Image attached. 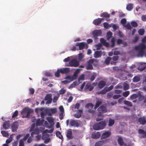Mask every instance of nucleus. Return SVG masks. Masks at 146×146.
<instances>
[{"mask_svg": "<svg viewBox=\"0 0 146 146\" xmlns=\"http://www.w3.org/2000/svg\"><path fill=\"white\" fill-rule=\"evenodd\" d=\"M146 48V46L145 44L142 43L135 46L134 49L135 50H139L137 55L138 57H143L144 54V50Z\"/></svg>", "mask_w": 146, "mask_h": 146, "instance_id": "nucleus-1", "label": "nucleus"}, {"mask_svg": "<svg viewBox=\"0 0 146 146\" xmlns=\"http://www.w3.org/2000/svg\"><path fill=\"white\" fill-rule=\"evenodd\" d=\"M97 62V61L96 59H90L87 62V65L86 66V68L87 70H92L93 68L92 64L94 62Z\"/></svg>", "mask_w": 146, "mask_h": 146, "instance_id": "nucleus-2", "label": "nucleus"}, {"mask_svg": "<svg viewBox=\"0 0 146 146\" xmlns=\"http://www.w3.org/2000/svg\"><path fill=\"white\" fill-rule=\"evenodd\" d=\"M76 46H78L79 50H82L84 48L87 49L88 47V45L86 42H77L76 44Z\"/></svg>", "mask_w": 146, "mask_h": 146, "instance_id": "nucleus-3", "label": "nucleus"}, {"mask_svg": "<svg viewBox=\"0 0 146 146\" xmlns=\"http://www.w3.org/2000/svg\"><path fill=\"white\" fill-rule=\"evenodd\" d=\"M68 66L77 67L79 65V62L76 60L73 59L70 61L69 63Z\"/></svg>", "mask_w": 146, "mask_h": 146, "instance_id": "nucleus-4", "label": "nucleus"}, {"mask_svg": "<svg viewBox=\"0 0 146 146\" xmlns=\"http://www.w3.org/2000/svg\"><path fill=\"white\" fill-rule=\"evenodd\" d=\"M79 121L78 120L71 119L70 121V125L71 126L78 127L80 125Z\"/></svg>", "mask_w": 146, "mask_h": 146, "instance_id": "nucleus-5", "label": "nucleus"}, {"mask_svg": "<svg viewBox=\"0 0 146 146\" xmlns=\"http://www.w3.org/2000/svg\"><path fill=\"white\" fill-rule=\"evenodd\" d=\"M52 95L50 94H47L45 96L44 100H47L46 102V104H49L51 103L52 98H51Z\"/></svg>", "mask_w": 146, "mask_h": 146, "instance_id": "nucleus-6", "label": "nucleus"}, {"mask_svg": "<svg viewBox=\"0 0 146 146\" xmlns=\"http://www.w3.org/2000/svg\"><path fill=\"white\" fill-rule=\"evenodd\" d=\"M98 111L100 113L106 112L107 111L106 107L104 106H101L98 108Z\"/></svg>", "mask_w": 146, "mask_h": 146, "instance_id": "nucleus-7", "label": "nucleus"}, {"mask_svg": "<svg viewBox=\"0 0 146 146\" xmlns=\"http://www.w3.org/2000/svg\"><path fill=\"white\" fill-rule=\"evenodd\" d=\"M66 136L68 139H71L73 138L71 129H69L67 130Z\"/></svg>", "mask_w": 146, "mask_h": 146, "instance_id": "nucleus-8", "label": "nucleus"}, {"mask_svg": "<svg viewBox=\"0 0 146 146\" xmlns=\"http://www.w3.org/2000/svg\"><path fill=\"white\" fill-rule=\"evenodd\" d=\"M70 68H63L59 69V72L62 74H67L70 71Z\"/></svg>", "mask_w": 146, "mask_h": 146, "instance_id": "nucleus-9", "label": "nucleus"}, {"mask_svg": "<svg viewBox=\"0 0 146 146\" xmlns=\"http://www.w3.org/2000/svg\"><path fill=\"white\" fill-rule=\"evenodd\" d=\"M101 34V31L100 30H94L92 33V34L95 37L100 36Z\"/></svg>", "mask_w": 146, "mask_h": 146, "instance_id": "nucleus-10", "label": "nucleus"}, {"mask_svg": "<svg viewBox=\"0 0 146 146\" xmlns=\"http://www.w3.org/2000/svg\"><path fill=\"white\" fill-rule=\"evenodd\" d=\"M100 134L99 132H93L92 134V137L94 139H97L100 137Z\"/></svg>", "mask_w": 146, "mask_h": 146, "instance_id": "nucleus-11", "label": "nucleus"}, {"mask_svg": "<svg viewBox=\"0 0 146 146\" xmlns=\"http://www.w3.org/2000/svg\"><path fill=\"white\" fill-rule=\"evenodd\" d=\"M102 55V51H97L95 52L94 54V57L95 58H98L100 57Z\"/></svg>", "mask_w": 146, "mask_h": 146, "instance_id": "nucleus-12", "label": "nucleus"}, {"mask_svg": "<svg viewBox=\"0 0 146 146\" xmlns=\"http://www.w3.org/2000/svg\"><path fill=\"white\" fill-rule=\"evenodd\" d=\"M111 133L109 131H106L101 136V138L104 139L110 136Z\"/></svg>", "mask_w": 146, "mask_h": 146, "instance_id": "nucleus-13", "label": "nucleus"}, {"mask_svg": "<svg viewBox=\"0 0 146 146\" xmlns=\"http://www.w3.org/2000/svg\"><path fill=\"white\" fill-rule=\"evenodd\" d=\"M104 19L103 18H98L94 20L93 21V23L96 25H100L102 21Z\"/></svg>", "mask_w": 146, "mask_h": 146, "instance_id": "nucleus-14", "label": "nucleus"}, {"mask_svg": "<svg viewBox=\"0 0 146 146\" xmlns=\"http://www.w3.org/2000/svg\"><path fill=\"white\" fill-rule=\"evenodd\" d=\"M93 105L92 103H88L86 105L85 108L87 109H89L88 111L89 112L92 113L93 111L91 110V109L93 108Z\"/></svg>", "mask_w": 146, "mask_h": 146, "instance_id": "nucleus-15", "label": "nucleus"}, {"mask_svg": "<svg viewBox=\"0 0 146 146\" xmlns=\"http://www.w3.org/2000/svg\"><path fill=\"white\" fill-rule=\"evenodd\" d=\"M106 85V82L103 80L100 81L98 83V86L100 89L103 88Z\"/></svg>", "mask_w": 146, "mask_h": 146, "instance_id": "nucleus-16", "label": "nucleus"}, {"mask_svg": "<svg viewBox=\"0 0 146 146\" xmlns=\"http://www.w3.org/2000/svg\"><path fill=\"white\" fill-rule=\"evenodd\" d=\"M32 132L31 133V136L33 137V135H38L39 133V130L38 128H36L32 130Z\"/></svg>", "mask_w": 146, "mask_h": 146, "instance_id": "nucleus-17", "label": "nucleus"}, {"mask_svg": "<svg viewBox=\"0 0 146 146\" xmlns=\"http://www.w3.org/2000/svg\"><path fill=\"white\" fill-rule=\"evenodd\" d=\"M10 125V123L9 121H5L4 123L3 126V128L5 129H7L9 128Z\"/></svg>", "mask_w": 146, "mask_h": 146, "instance_id": "nucleus-18", "label": "nucleus"}, {"mask_svg": "<svg viewBox=\"0 0 146 146\" xmlns=\"http://www.w3.org/2000/svg\"><path fill=\"white\" fill-rule=\"evenodd\" d=\"M100 42L101 43V44L106 47H109V44L108 42H106V40L103 38H101L100 39Z\"/></svg>", "mask_w": 146, "mask_h": 146, "instance_id": "nucleus-19", "label": "nucleus"}, {"mask_svg": "<svg viewBox=\"0 0 146 146\" xmlns=\"http://www.w3.org/2000/svg\"><path fill=\"white\" fill-rule=\"evenodd\" d=\"M94 88V87L91 84H86L85 87V90H88L89 91H91Z\"/></svg>", "mask_w": 146, "mask_h": 146, "instance_id": "nucleus-20", "label": "nucleus"}, {"mask_svg": "<svg viewBox=\"0 0 146 146\" xmlns=\"http://www.w3.org/2000/svg\"><path fill=\"white\" fill-rule=\"evenodd\" d=\"M100 129H103L105 127L106 123L105 121H102L98 123Z\"/></svg>", "mask_w": 146, "mask_h": 146, "instance_id": "nucleus-21", "label": "nucleus"}, {"mask_svg": "<svg viewBox=\"0 0 146 146\" xmlns=\"http://www.w3.org/2000/svg\"><path fill=\"white\" fill-rule=\"evenodd\" d=\"M138 121L141 124L144 125L146 123V120L144 117H142L139 119Z\"/></svg>", "mask_w": 146, "mask_h": 146, "instance_id": "nucleus-22", "label": "nucleus"}, {"mask_svg": "<svg viewBox=\"0 0 146 146\" xmlns=\"http://www.w3.org/2000/svg\"><path fill=\"white\" fill-rule=\"evenodd\" d=\"M12 131L13 132H15L17 131L18 129V126L17 123H14L11 126Z\"/></svg>", "mask_w": 146, "mask_h": 146, "instance_id": "nucleus-23", "label": "nucleus"}, {"mask_svg": "<svg viewBox=\"0 0 146 146\" xmlns=\"http://www.w3.org/2000/svg\"><path fill=\"white\" fill-rule=\"evenodd\" d=\"M108 91V89L107 88L105 87L102 90L98 91L97 92V93L98 94H105Z\"/></svg>", "mask_w": 146, "mask_h": 146, "instance_id": "nucleus-24", "label": "nucleus"}, {"mask_svg": "<svg viewBox=\"0 0 146 146\" xmlns=\"http://www.w3.org/2000/svg\"><path fill=\"white\" fill-rule=\"evenodd\" d=\"M102 103L101 100H97L96 102L95 106L94 108L95 109H96L101 105Z\"/></svg>", "mask_w": 146, "mask_h": 146, "instance_id": "nucleus-25", "label": "nucleus"}, {"mask_svg": "<svg viewBox=\"0 0 146 146\" xmlns=\"http://www.w3.org/2000/svg\"><path fill=\"white\" fill-rule=\"evenodd\" d=\"M47 120L51 125H54V120L52 117H47Z\"/></svg>", "mask_w": 146, "mask_h": 146, "instance_id": "nucleus-26", "label": "nucleus"}, {"mask_svg": "<svg viewBox=\"0 0 146 146\" xmlns=\"http://www.w3.org/2000/svg\"><path fill=\"white\" fill-rule=\"evenodd\" d=\"M46 135H43L42 137V139L44 140V143L45 144H47L50 141V138H47L45 139V137H46Z\"/></svg>", "mask_w": 146, "mask_h": 146, "instance_id": "nucleus-27", "label": "nucleus"}, {"mask_svg": "<svg viewBox=\"0 0 146 146\" xmlns=\"http://www.w3.org/2000/svg\"><path fill=\"white\" fill-rule=\"evenodd\" d=\"M104 143V141H100L97 142L95 144V146H102Z\"/></svg>", "mask_w": 146, "mask_h": 146, "instance_id": "nucleus-28", "label": "nucleus"}, {"mask_svg": "<svg viewBox=\"0 0 146 146\" xmlns=\"http://www.w3.org/2000/svg\"><path fill=\"white\" fill-rule=\"evenodd\" d=\"M111 59V57H107L104 61V63L107 65H109Z\"/></svg>", "mask_w": 146, "mask_h": 146, "instance_id": "nucleus-29", "label": "nucleus"}, {"mask_svg": "<svg viewBox=\"0 0 146 146\" xmlns=\"http://www.w3.org/2000/svg\"><path fill=\"white\" fill-rule=\"evenodd\" d=\"M99 125L98 123L95 124L93 126V129L96 130H98L100 129L99 126Z\"/></svg>", "mask_w": 146, "mask_h": 146, "instance_id": "nucleus-30", "label": "nucleus"}, {"mask_svg": "<svg viewBox=\"0 0 146 146\" xmlns=\"http://www.w3.org/2000/svg\"><path fill=\"white\" fill-rule=\"evenodd\" d=\"M100 16L104 18L108 17V18H109L110 15L106 12H104L101 14Z\"/></svg>", "mask_w": 146, "mask_h": 146, "instance_id": "nucleus-31", "label": "nucleus"}, {"mask_svg": "<svg viewBox=\"0 0 146 146\" xmlns=\"http://www.w3.org/2000/svg\"><path fill=\"white\" fill-rule=\"evenodd\" d=\"M133 8V4L131 3H130L129 5H127L126 7L127 9L129 11H131Z\"/></svg>", "mask_w": 146, "mask_h": 146, "instance_id": "nucleus-32", "label": "nucleus"}, {"mask_svg": "<svg viewBox=\"0 0 146 146\" xmlns=\"http://www.w3.org/2000/svg\"><path fill=\"white\" fill-rule=\"evenodd\" d=\"M117 141L120 145H122L123 144V141L121 137H119Z\"/></svg>", "mask_w": 146, "mask_h": 146, "instance_id": "nucleus-33", "label": "nucleus"}, {"mask_svg": "<svg viewBox=\"0 0 146 146\" xmlns=\"http://www.w3.org/2000/svg\"><path fill=\"white\" fill-rule=\"evenodd\" d=\"M112 35V33L110 31L108 32L107 34L106 38L107 40H109L110 38L111 37Z\"/></svg>", "mask_w": 146, "mask_h": 146, "instance_id": "nucleus-34", "label": "nucleus"}, {"mask_svg": "<svg viewBox=\"0 0 146 146\" xmlns=\"http://www.w3.org/2000/svg\"><path fill=\"white\" fill-rule=\"evenodd\" d=\"M140 80V78L139 77L136 76L134 77L133 78V82H138Z\"/></svg>", "mask_w": 146, "mask_h": 146, "instance_id": "nucleus-35", "label": "nucleus"}, {"mask_svg": "<svg viewBox=\"0 0 146 146\" xmlns=\"http://www.w3.org/2000/svg\"><path fill=\"white\" fill-rule=\"evenodd\" d=\"M124 104L125 105L129 107H131L132 106V104L130 102L125 100L123 102Z\"/></svg>", "mask_w": 146, "mask_h": 146, "instance_id": "nucleus-36", "label": "nucleus"}, {"mask_svg": "<svg viewBox=\"0 0 146 146\" xmlns=\"http://www.w3.org/2000/svg\"><path fill=\"white\" fill-rule=\"evenodd\" d=\"M139 34L141 35H143L145 33V30L143 29H139L138 31Z\"/></svg>", "mask_w": 146, "mask_h": 146, "instance_id": "nucleus-37", "label": "nucleus"}, {"mask_svg": "<svg viewBox=\"0 0 146 146\" xmlns=\"http://www.w3.org/2000/svg\"><path fill=\"white\" fill-rule=\"evenodd\" d=\"M56 136L58 137L59 139H62L63 136L60 131H57L56 133Z\"/></svg>", "mask_w": 146, "mask_h": 146, "instance_id": "nucleus-38", "label": "nucleus"}, {"mask_svg": "<svg viewBox=\"0 0 146 146\" xmlns=\"http://www.w3.org/2000/svg\"><path fill=\"white\" fill-rule=\"evenodd\" d=\"M114 123V121L113 119H110L109 121L108 125L109 126H112Z\"/></svg>", "mask_w": 146, "mask_h": 146, "instance_id": "nucleus-39", "label": "nucleus"}, {"mask_svg": "<svg viewBox=\"0 0 146 146\" xmlns=\"http://www.w3.org/2000/svg\"><path fill=\"white\" fill-rule=\"evenodd\" d=\"M123 89L125 90H127L129 88V85L126 83H124L123 84Z\"/></svg>", "mask_w": 146, "mask_h": 146, "instance_id": "nucleus-40", "label": "nucleus"}, {"mask_svg": "<svg viewBox=\"0 0 146 146\" xmlns=\"http://www.w3.org/2000/svg\"><path fill=\"white\" fill-rule=\"evenodd\" d=\"M65 78L67 79L70 82L74 80V79H73V78L72 77V76H67Z\"/></svg>", "mask_w": 146, "mask_h": 146, "instance_id": "nucleus-41", "label": "nucleus"}, {"mask_svg": "<svg viewBox=\"0 0 146 146\" xmlns=\"http://www.w3.org/2000/svg\"><path fill=\"white\" fill-rule=\"evenodd\" d=\"M1 133L4 137H8L9 135L8 133L5 131H1Z\"/></svg>", "mask_w": 146, "mask_h": 146, "instance_id": "nucleus-42", "label": "nucleus"}, {"mask_svg": "<svg viewBox=\"0 0 146 146\" xmlns=\"http://www.w3.org/2000/svg\"><path fill=\"white\" fill-rule=\"evenodd\" d=\"M84 74H82L81 75V76H80L78 78V81L80 83V81L82 80H84Z\"/></svg>", "mask_w": 146, "mask_h": 146, "instance_id": "nucleus-43", "label": "nucleus"}, {"mask_svg": "<svg viewBox=\"0 0 146 146\" xmlns=\"http://www.w3.org/2000/svg\"><path fill=\"white\" fill-rule=\"evenodd\" d=\"M78 71L77 70L74 73L73 76H72V77L73 78L74 80H76L77 79L78 76Z\"/></svg>", "mask_w": 146, "mask_h": 146, "instance_id": "nucleus-44", "label": "nucleus"}, {"mask_svg": "<svg viewBox=\"0 0 146 146\" xmlns=\"http://www.w3.org/2000/svg\"><path fill=\"white\" fill-rule=\"evenodd\" d=\"M74 116L76 118H79L81 117V113L77 112L76 113L74 114Z\"/></svg>", "mask_w": 146, "mask_h": 146, "instance_id": "nucleus-45", "label": "nucleus"}, {"mask_svg": "<svg viewBox=\"0 0 146 146\" xmlns=\"http://www.w3.org/2000/svg\"><path fill=\"white\" fill-rule=\"evenodd\" d=\"M115 39L114 38H113L111 39V42L112 43L111 45V46L112 47H113L115 45Z\"/></svg>", "mask_w": 146, "mask_h": 146, "instance_id": "nucleus-46", "label": "nucleus"}, {"mask_svg": "<svg viewBox=\"0 0 146 146\" xmlns=\"http://www.w3.org/2000/svg\"><path fill=\"white\" fill-rule=\"evenodd\" d=\"M139 40V36L138 35H136L135 36V38L132 40L133 42L135 43L137 42Z\"/></svg>", "mask_w": 146, "mask_h": 146, "instance_id": "nucleus-47", "label": "nucleus"}, {"mask_svg": "<svg viewBox=\"0 0 146 146\" xmlns=\"http://www.w3.org/2000/svg\"><path fill=\"white\" fill-rule=\"evenodd\" d=\"M129 94V92L128 91H125L123 92V95L125 97H127Z\"/></svg>", "mask_w": 146, "mask_h": 146, "instance_id": "nucleus-48", "label": "nucleus"}, {"mask_svg": "<svg viewBox=\"0 0 146 146\" xmlns=\"http://www.w3.org/2000/svg\"><path fill=\"white\" fill-rule=\"evenodd\" d=\"M76 82H74L72 84H71L69 87V89H71L75 87L76 85Z\"/></svg>", "mask_w": 146, "mask_h": 146, "instance_id": "nucleus-49", "label": "nucleus"}, {"mask_svg": "<svg viewBox=\"0 0 146 146\" xmlns=\"http://www.w3.org/2000/svg\"><path fill=\"white\" fill-rule=\"evenodd\" d=\"M78 58L79 60H82L84 57V56L82 53H80L78 54Z\"/></svg>", "mask_w": 146, "mask_h": 146, "instance_id": "nucleus-50", "label": "nucleus"}, {"mask_svg": "<svg viewBox=\"0 0 146 146\" xmlns=\"http://www.w3.org/2000/svg\"><path fill=\"white\" fill-rule=\"evenodd\" d=\"M131 24L132 26L134 27H136L138 26L137 23L135 21H132L131 22Z\"/></svg>", "mask_w": 146, "mask_h": 146, "instance_id": "nucleus-51", "label": "nucleus"}, {"mask_svg": "<svg viewBox=\"0 0 146 146\" xmlns=\"http://www.w3.org/2000/svg\"><path fill=\"white\" fill-rule=\"evenodd\" d=\"M60 72H59V69H58L56 72L55 73V76L57 77H59L60 76Z\"/></svg>", "mask_w": 146, "mask_h": 146, "instance_id": "nucleus-52", "label": "nucleus"}, {"mask_svg": "<svg viewBox=\"0 0 146 146\" xmlns=\"http://www.w3.org/2000/svg\"><path fill=\"white\" fill-rule=\"evenodd\" d=\"M137 97V95L136 94H134L131 95L130 96V98L132 100L136 99Z\"/></svg>", "mask_w": 146, "mask_h": 146, "instance_id": "nucleus-53", "label": "nucleus"}, {"mask_svg": "<svg viewBox=\"0 0 146 146\" xmlns=\"http://www.w3.org/2000/svg\"><path fill=\"white\" fill-rule=\"evenodd\" d=\"M102 44L101 43H99L97 44L96 45V50H99L101 49V48L102 47Z\"/></svg>", "mask_w": 146, "mask_h": 146, "instance_id": "nucleus-54", "label": "nucleus"}, {"mask_svg": "<svg viewBox=\"0 0 146 146\" xmlns=\"http://www.w3.org/2000/svg\"><path fill=\"white\" fill-rule=\"evenodd\" d=\"M42 123L40 119H38L36 122V126H39Z\"/></svg>", "mask_w": 146, "mask_h": 146, "instance_id": "nucleus-55", "label": "nucleus"}, {"mask_svg": "<svg viewBox=\"0 0 146 146\" xmlns=\"http://www.w3.org/2000/svg\"><path fill=\"white\" fill-rule=\"evenodd\" d=\"M19 146H24V141L23 139H21L19 142Z\"/></svg>", "mask_w": 146, "mask_h": 146, "instance_id": "nucleus-56", "label": "nucleus"}, {"mask_svg": "<svg viewBox=\"0 0 146 146\" xmlns=\"http://www.w3.org/2000/svg\"><path fill=\"white\" fill-rule=\"evenodd\" d=\"M18 111L16 110L12 116V117L14 118L17 117L18 115Z\"/></svg>", "mask_w": 146, "mask_h": 146, "instance_id": "nucleus-57", "label": "nucleus"}, {"mask_svg": "<svg viewBox=\"0 0 146 146\" xmlns=\"http://www.w3.org/2000/svg\"><path fill=\"white\" fill-rule=\"evenodd\" d=\"M30 135L29 133L27 134L24 138L22 139H23V141L26 140L29 137Z\"/></svg>", "mask_w": 146, "mask_h": 146, "instance_id": "nucleus-58", "label": "nucleus"}, {"mask_svg": "<svg viewBox=\"0 0 146 146\" xmlns=\"http://www.w3.org/2000/svg\"><path fill=\"white\" fill-rule=\"evenodd\" d=\"M121 95L119 94L114 95L113 96V98L114 99H116L121 97Z\"/></svg>", "mask_w": 146, "mask_h": 146, "instance_id": "nucleus-59", "label": "nucleus"}, {"mask_svg": "<svg viewBox=\"0 0 146 146\" xmlns=\"http://www.w3.org/2000/svg\"><path fill=\"white\" fill-rule=\"evenodd\" d=\"M117 43L118 44H123V40L119 38L117 40Z\"/></svg>", "mask_w": 146, "mask_h": 146, "instance_id": "nucleus-60", "label": "nucleus"}, {"mask_svg": "<svg viewBox=\"0 0 146 146\" xmlns=\"http://www.w3.org/2000/svg\"><path fill=\"white\" fill-rule=\"evenodd\" d=\"M50 111L52 113H55L57 111L56 109V108H52L50 109Z\"/></svg>", "mask_w": 146, "mask_h": 146, "instance_id": "nucleus-61", "label": "nucleus"}, {"mask_svg": "<svg viewBox=\"0 0 146 146\" xmlns=\"http://www.w3.org/2000/svg\"><path fill=\"white\" fill-rule=\"evenodd\" d=\"M113 94L112 92H110L107 95V97L108 98H111L113 96Z\"/></svg>", "mask_w": 146, "mask_h": 146, "instance_id": "nucleus-62", "label": "nucleus"}, {"mask_svg": "<svg viewBox=\"0 0 146 146\" xmlns=\"http://www.w3.org/2000/svg\"><path fill=\"white\" fill-rule=\"evenodd\" d=\"M59 109L61 112L64 113V110L63 106H60L59 107Z\"/></svg>", "mask_w": 146, "mask_h": 146, "instance_id": "nucleus-63", "label": "nucleus"}, {"mask_svg": "<svg viewBox=\"0 0 146 146\" xmlns=\"http://www.w3.org/2000/svg\"><path fill=\"white\" fill-rule=\"evenodd\" d=\"M29 91L31 94H33L35 92L34 89L32 88L29 89Z\"/></svg>", "mask_w": 146, "mask_h": 146, "instance_id": "nucleus-64", "label": "nucleus"}]
</instances>
